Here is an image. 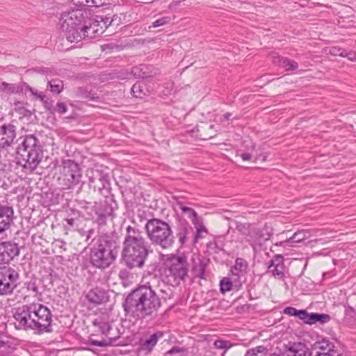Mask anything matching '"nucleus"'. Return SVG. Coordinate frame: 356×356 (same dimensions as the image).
<instances>
[{"instance_id": "1", "label": "nucleus", "mask_w": 356, "mask_h": 356, "mask_svg": "<svg viewBox=\"0 0 356 356\" xmlns=\"http://www.w3.org/2000/svg\"><path fill=\"white\" fill-rule=\"evenodd\" d=\"M169 286L159 277H153L146 285L134 290L126 298L124 310L137 319L156 315L161 307L157 292L166 293Z\"/></svg>"}, {"instance_id": "2", "label": "nucleus", "mask_w": 356, "mask_h": 356, "mask_svg": "<svg viewBox=\"0 0 356 356\" xmlns=\"http://www.w3.org/2000/svg\"><path fill=\"white\" fill-rule=\"evenodd\" d=\"M122 257L126 266L132 269L144 266L149 251V245L143 232L133 222L125 227Z\"/></svg>"}, {"instance_id": "3", "label": "nucleus", "mask_w": 356, "mask_h": 356, "mask_svg": "<svg viewBox=\"0 0 356 356\" xmlns=\"http://www.w3.org/2000/svg\"><path fill=\"white\" fill-rule=\"evenodd\" d=\"M83 13L81 10L63 13L60 18V29L67 39L71 42H79L88 37L90 26L83 24Z\"/></svg>"}, {"instance_id": "4", "label": "nucleus", "mask_w": 356, "mask_h": 356, "mask_svg": "<svg viewBox=\"0 0 356 356\" xmlns=\"http://www.w3.org/2000/svg\"><path fill=\"white\" fill-rule=\"evenodd\" d=\"M17 162L24 168L34 170L41 161L43 152L38 140L33 135L27 136L17 148Z\"/></svg>"}, {"instance_id": "5", "label": "nucleus", "mask_w": 356, "mask_h": 356, "mask_svg": "<svg viewBox=\"0 0 356 356\" xmlns=\"http://www.w3.org/2000/svg\"><path fill=\"white\" fill-rule=\"evenodd\" d=\"M145 229L152 244L162 249H168L173 245L175 242L173 232L170 225L165 221L158 218L148 220Z\"/></svg>"}, {"instance_id": "6", "label": "nucleus", "mask_w": 356, "mask_h": 356, "mask_svg": "<svg viewBox=\"0 0 356 356\" xmlns=\"http://www.w3.org/2000/svg\"><path fill=\"white\" fill-rule=\"evenodd\" d=\"M90 259L93 266L105 269L116 259V254L108 241H103L91 249Z\"/></svg>"}, {"instance_id": "7", "label": "nucleus", "mask_w": 356, "mask_h": 356, "mask_svg": "<svg viewBox=\"0 0 356 356\" xmlns=\"http://www.w3.org/2000/svg\"><path fill=\"white\" fill-rule=\"evenodd\" d=\"M32 309L35 324V327L33 326V331L38 334L51 332L52 320L50 310L39 303H32Z\"/></svg>"}, {"instance_id": "8", "label": "nucleus", "mask_w": 356, "mask_h": 356, "mask_svg": "<svg viewBox=\"0 0 356 356\" xmlns=\"http://www.w3.org/2000/svg\"><path fill=\"white\" fill-rule=\"evenodd\" d=\"M19 273L10 267L0 268V296L11 294L17 286Z\"/></svg>"}, {"instance_id": "9", "label": "nucleus", "mask_w": 356, "mask_h": 356, "mask_svg": "<svg viewBox=\"0 0 356 356\" xmlns=\"http://www.w3.org/2000/svg\"><path fill=\"white\" fill-rule=\"evenodd\" d=\"M284 314L291 316H297L303 321L304 323L308 325H314L316 323L324 324L330 321V316L327 314L309 313L305 309L298 310L295 307H287L283 311Z\"/></svg>"}, {"instance_id": "10", "label": "nucleus", "mask_w": 356, "mask_h": 356, "mask_svg": "<svg viewBox=\"0 0 356 356\" xmlns=\"http://www.w3.org/2000/svg\"><path fill=\"white\" fill-rule=\"evenodd\" d=\"M32 310V303L24 305L15 309L13 316L15 320V326L17 330H33V326L35 327V324Z\"/></svg>"}, {"instance_id": "11", "label": "nucleus", "mask_w": 356, "mask_h": 356, "mask_svg": "<svg viewBox=\"0 0 356 356\" xmlns=\"http://www.w3.org/2000/svg\"><path fill=\"white\" fill-rule=\"evenodd\" d=\"M272 234L273 229L270 227L265 226L262 229L251 227L245 239L254 251L257 252L261 250L262 245L270 238Z\"/></svg>"}, {"instance_id": "12", "label": "nucleus", "mask_w": 356, "mask_h": 356, "mask_svg": "<svg viewBox=\"0 0 356 356\" xmlns=\"http://www.w3.org/2000/svg\"><path fill=\"white\" fill-rule=\"evenodd\" d=\"M169 271L176 278L184 280L188 273L186 257H173L170 261Z\"/></svg>"}, {"instance_id": "13", "label": "nucleus", "mask_w": 356, "mask_h": 356, "mask_svg": "<svg viewBox=\"0 0 356 356\" xmlns=\"http://www.w3.org/2000/svg\"><path fill=\"white\" fill-rule=\"evenodd\" d=\"M56 170L60 175L70 178H80L81 177V169L79 165L71 159L63 160L61 165L56 167Z\"/></svg>"}, {"instance_id": "14", "label": "nucleus", "mask_w": 356, "mask_h": 356, "mask_svg": "<svg viewBox=\"0 0 356 356\" xmlns=\"http://www.w3.org/2000/svg\"><path fill=\"white\" fill-rule=\"evenodd\" d=\"M19 254L15 243L5 241L0 243V264H8Z\"/></svg>"}, {"instance_id": "15", "label": "nucleus", "mask_w": 356, "mask_h": 356, "mask_svg": "<svg viewBox=\"0 0 356 356\" xmlns=\"http://www.w3.org/2000/svg\"><path fill=\"white\" fill-rule=\"evenodd\" d=\"M14 211L12 207L0 204V234L9 228L13 222Z\"/></svg>"}, {"instance_id": "16", "label": "nucleus", "mask_w": 356, "mask_h": 356, "mask_svg": "<svg viewBox=\"0 0 356 356\" xmlns=\"http://www.w3.org/2000/svg\"><path fill=\"white\" fill-rule=\"evenodd\" d=\"M16 137V127L12 123L4 124L0 127V141L6 145H11Z\"/></svg>"}, {"instance_id": "17", "label": "nucleus", "mask_w": 356, "mask_h": 356, "mask_svg": "<svg viewBox=\"0 0 356 356\" xmlns=\"http://www.w3.org/2000/svg\"><path fill=\"white\" fill-rule=\"evenodd\" d=\"M270 263L268 268L272 272L273 276L280 280L283 279L285 270L283 257L281 255H276L270 260Z\"/></svg>"}, {"instance_id": "18", "label": "nucleus", "mask_w": 356, "mask_h": 356, "mask_svg": "<svg viewBox=\"0 0 356 356\" xmlns=\"http://www.w3.org/2000/svg\"><path fill=\"white\" fill-rule=\"evenodd\" d=\"M86 298L91 303L101 305L108 300V296L104 290L95 288L88 291Z\"/></svg>"}, {"instance_id": "19", "label": "nucleus", "mask_w": 356, "mask_h": 356, "mask_svg": "<svg viewBox=\"0 0 356 356\" xmlns=\"http://www.w3.org/2000/svg\"><path fill=\"white\" fill-rule=\"evenodd\" d=\"M164 334L163 332L158 331L149 336V337L145 340H140V348L143 350L147 351L148 353L152 352L154 346L158 343L159 339L163 337Z\"/></svg>"}, {"instance_id": "20", "label": "nucleus", "mask_w": 356, "mask_h": 356, "mask_svg": "<svg viewBox=\"0 0 356 356\" xmlns=\"http://www.w3.org/2000/svg\"><path fill=\"white\" fill-rule=\"evenodd\" d=\"M191 232L192 228L186 221L182 220L179 222L176 229V235L181 245L186 243L188 239V235Z\"/></svg>"}, {"instance_id": "21", "label": "nucleus", "mask_w": 356, "mask_h": 356, "mask_svg": "<svg viewBox=\"0 0 356 356\" xmlns=\"http://www.w3.org/2000/svg\"><path fill=\"white\" fill-rule=\"evenodd\" d=\"M305 346L302 343H294L293 346L286 348L281 355L271 354L270 356H307Z\"/></svg>"}, {"instance_id": "22", "label": "nucleus", "mask_w": 356, "mask_h": 356, "mask_svg": "<svg viewBox=\"0 0 356 356\" xmlns=\"http://www.w3.org/2000/svg\"><path fill=\"white\" fill-rule=\"evenodd\" d=\"M311 236L309 230L307 229H302L299 230L293 234L292 236L289 238H286L284 241L280 243L282 244H287L289 245H291L292 243H300L304 240L309 238Z\"/></svg>"}, {"instance_id": "23", "label": "nucleus", "mask_w": 356, "mask_h": 356, "mask_svg": "<svg viewBox=\"0 0 356 356\" xmlns=\"http://www.w3.org/2000/svg\"><path fill=\"white\" fill-rule=\"evenodd\" d=\"M273 63L284 68L286 71H293L298 67L297 62L282 56L275 57Z\"/></svg>"}, {"instance_id": "24", "label": "nucleus", "mask_w": 356, "mask_h": 356, "mask_svg": "<svg viewBox=\"0 0 356 356\" xmlns=\"http://www.w3.org/2000/svg\"><path fill=\"white\" fill-rule=\"evenodd\" d=\"M334 345L328 341L323 340L322 341L316 342L314 345L313 350L311 353L325 352L327 353H337L334 350Z\"/></svg>"}, {"instance_id": "25", "label": "nucleus", "mask_w": 356, "mask_h": 356, "mask_svg": "<svg viewBox=\"0 0 356 356\" xmlns=\"http://www.w3.org/2000/svg\"><path fill=\"white\" fill-rule=\"evenodd\" d=\"M248 267L247 261L242 258H237L235 261V265L232 268V273L235 275L244 274Z\"/></svg>"}, {"instance_id": "26", "label": "nucleus", "mask_w": 356, "mask_h": 356, "mask_svg": "<svg viewBox=\"0 0 356 356\" xmlns=\"http://www.w3.org/2000/svg\"><path fill=\"white\" fill-rule=\"evenodd\" d=\"M147 70V67L146 65H140L132 67L131 73L136 79H143L149 76Z\"/></svg>"}, {"instance_id": "27", "label": "nucleus", "mask_w": 356, "mask_h": 356, "mask_svg": "<svg viewBox=\"0 0 356 356\" xmlns=\"http://www.w3.org/2000/svg\"><path fill=\"white\" fill-rule=\"evenodd\" d=\"M48 86L50 91L55 94L60 93L64 88L63 82L58 79L48 81Z\"/></svg>"}, {"instance_id": "28", "label": "nucleus", "mask_w": 356, "mask_h": 356, "mask_svg": "<svg viewBox=\"0 0 356 356\" xmlns=\"http://www.w3.org/2000/svg\"><path fill=\"white\" fill-rule=\"evenodd\" d=\"M267 353L268 349L263 346H259L248 350L245 356H266Z\"/></svg>"}, {"instance_id": "29", "label": "nucleus", "mask_w": 356, "mask_h": 356, "mask_svg": "<svg viewBox=\"0 0 356 356\" xmlns=\"http://www.w3.org/2000/svg\"><path fill=\"white\" fill-rule=\"evenodd\" d=\"M14 109L22 117H30L31 115V112L25 107L23 102H15L14 104Z\"/></svg>"}, {"instance_id": "30", "label": "nucleus", "mask_w": 356, "mask_h": 356, "mask_svg": "<svg viewBox=\"0 0 356 356\" xmlns=\"http://www.w3.org/2000/svg\"><path fill=\"white\" fill-rule=\"evenodd\" d=\"M0 88L4 92L8 93H19L20 92V89L18 86V84H13L8 83L6 82H2Z\"/></svg>"}, {"instance_id": "31", "label": "nucleus", "mask_w": 356, "mask_h": 356, "mask_svg": "<svg viewBox=\"0 0 356 356\" xmlns=\"http://www.w3.org/2000/svg\"><path fill=\"white\" fill-rule=\"evenodd\" d=\"M131 92L133 95L136 98H143L146 95V92L143 90V86L140 82L136 83L133 85Z\"/></svg>"}, {"instance_id": "32", "label": "nucleus", "mask_w": 356, "mask_h": 356, "mask_svg": "<svg viewBox=\"0 0 356 356\" xmlns=\"http://www.w3.org/2000/svg\"><path fill=\"white\" fill-rule=\"evenodd\" d=\"M115 341V338H108L107 339H103L102 341H97L92 339H90L88 342L92 346H99V347H106L112 344L113 341Z\"/></svg>"}, {"instance_id": "33", "label": "nucleus", "mask_w": 356, "mask_h": 356, "mask_svg": "<svg viewBox=\"0 0 356 356\" xmlns=\"http://www.w3.org/2000/svg\"><path fill=\"white\" fill-rule=\"evenodd\" d=\"M232 282L228 278H223L220 282V291L222 293L232 290Z\"/></svg>"}, {"instance_id": "34", "label": "nucleus", "mask_w": 356, "mask_h": 356, "mask_svg": "<svg viewBox=\"0 0 356 356\" xmlns=\"http://www.w3.org/2000/svg\"><path fill=\"white\" fill-rule=\"evenodd\" d=\"M213 346L217 349L227 350L232 346L230 341L218 339L214 341Z\"/></svg>"}, {"instance_id": "35", "label": "nucleus", "mask_w": 356, "mask_h": 356, "mask_svg": "<svg viewBox=\"0 0 356 356\" xmlns=\"http://www.w3.org/2000/svg\"><path fill=\"white\" fill-rule=\"evenodd\" d=\"M95 326H97L99 331L103 334H106L110 330L111 325L107 322L97 321V320L93 322Z\"/></svg>"}, {"instance_id": "36", "label": "nucleus", "mask_w": 356, "mask_h": 356, "mask_svg": "<svg viewBox=\"0 0 356 356\" xmlns=\"http://www.w3.org/2000/svg\"><path fill=\"white\" fill-rule=\"evenodd\" d=\"M26 289L30 293V295L33 297L38 298L39 296H40L38 291V287L34 282H28L26 284Z\"/></svg>"}, {"instance_id": "37", "label": "nucleus", "mask_w": 356, "mask_h": 356, "mask_svg": "<svg viewBox=\"0 0 356 356\" xmlns=\"http://www.w3.org/2000/svg\"><path fill=\"white\" fill-rule=\"evenodd\" d=\"M102 51H105L106 53H111L113 51H118L121 49V47L120 45L115 44V43H108L104 44L102 46Z\"/></svg>"}, {"instance_id": "38", "label": "nucleus", "mask_w": 356, "mask_h": 356, "mask_svg": "<svg viewBox=\"0 0 356 356\" xmlns=\"http://www.w3.org/2000/svg\"><path fill=\"white\" fill-rule=\"evenodd\" d=\"M193 271L195 276L199 277L200 278H204L205 272L204 264H203L202 262H200L198 264L195 265L193 267Z\"/></svg>"}, {"instance_id": "39", "label": "nucleus", "mask_w": 356, "mask_h": 356, "mask_svg": "<svg viewBox=\"0 0 356 356\" xmlns=\"http://www.w3.org/2000/svg\"><path fill=\"white\" fill-rule=\"evenodd\" d=\"M171 21V17L168 16H165L160 17L157 19H156L154 22H152V26L154 28L159 27L161 26H163L165 24H167Z\"/></svg>"}, {"instance_id": "40", "label": "nucleus", "mask_w": 356, "mask_h": 356, "mask_svg": "<svg viewBox=\"0 0 356 356\" xmlns=\"http://www.w3.org/2000/svg\"><path fill=\"white\" fill-rule=\"evenodd\" d=\"M178 205L179 206V209L185 213L188 214V218H197V213L194 209L192 208L184 206L181 203H178Z\"/></svg>"}, {"instance_id": "41", "label": "nucleus", "mask_w": 356, "mask_h": 356, "mask_svg": "<svg viewBox=\"0 0 356 356\" xmlns=\"http://www.w3.org/2000/svg\"><path fill=\"white\" fill-rule=\"evenodd\" d=\"M112 0H90L89 7L99 8L105 5H111Z\"/></svg>"}, {"instance_id": "42", "label": "nucleus", "mask_w": 356, "mask_h": 356, "mask_svg": "<svg viewBox=\"0 0 356 356\" xmlns=\"http://www.w3.org/2000/svg\"><path fill=\"white\" fill-rule=\"evenodd\" d=\"M206 232L207 229L203 225H197V226L196 227V233L194 236V243H197L200 238H202V234Z\"/></svg>"}, {"instance_id": "43", "label": "nucleus", "mask_w": 356, "mask_h": 356, "mask_svg": "<svg viewBox=\"0 0 356 356\" xmlns=\"http://www.w3.org/2000/svg\"><path fill=\"white\" fill-rule=\"evenodd\" d=\"M178 353H180L183 355H186L187 350L184 348L179 347V346H175V347H172L171 349H170L168 351H167L165 354L166 355H168V354L174 355V354H178Z\"/></svg>"}, {"instance_id": "44", "label": "nucleus", "mask_w": 356, "mask_h": 356, "mask_svg": "<svg viewBox=\"0 0 356 356\" xmlns=\"http://www.w3.org/2000/svg\"><path fill=\"white\" fill-rule=\"evenodd\" d=\"M76 96L81 99H87L90 97L93 99V97H90V92L83 88H79L76 90Z\"/></svg>"}, {"instance_id": "45", "label": "nucleus", "mask_w": 356, "mask_h": 356, "mask_svg": "<svg viewBox=\"0 0 356 356\" xmlns=\"http://www.w3.org/2000/svg\"><path fill=\"white\" fill-rule=\"evenodd\" d=\"M330 53L335 56L345 57L347 55V51L345 49H337L336 47L330 49Z\"/></svg>"}, {"instance_id": "46", "label": "nucleus", "mask_w": 356, "mask_h": 356, "mask_svg": "<svg viewBox=\"0 0 356 356\" xmlns=\"http://www.w3.org/2000/svg\"><path fill=\"white\" fill-rule=\"evenodd\" d=\"M34 70L38 73L45 74L47 76H52L54 74V71L50 68L47 67H37Z\"/></svg>"}, {"instance_id": "47", "label": "nucleus", "mask_w": 356, "mask_h": 356, "mask_svg": "<svg viewBox=\"0 0 356 356\" xmlns=\"http://www.w3.org/2000/svg\"><path fill=\"white\" fill-rule=\"evenodd\" d=\"M54 108H56V112H58L60 114H64L67 111V107L63 102H58L56 106H54Z\"/></svg>"}, {"instance_id": "48", "label": "nucleus", "mask_w": 356, "mask_h": 356, "mask_svg": "<svg viewBox=\"0 0 356 356\" xmlns=\"http://www.w3.org/2000/svg\"><path fill=\"white\" fill-rule=\"evenodd\" d=\"M42 102L44 103V106L47 110H48L52 113L56 112V108H54L52 100L49 99H44V101H42Z\"/></svg>"}, {"instance_id": "49", "label": "nucleus", "mask_w": 356, "mask_h": 356, "mask_svg": "<svg viewBox=\"0 0 356 356\" xmlns=\"http://www.w3.org/2000/svg\"><path fill=\"white\" fill-rule=\"evenodd\" d=\"M11 145H6L4 142L0 141V156L7 157L8 155V149L10 147Z\"/></svg>"}, {"instance_id": "50", "label": "nucleus", "mask_w": 356, "mask_h": 356, "mask_svg": "<svg viewBox=\"0 0 356 356\" xmlns=\"http://www.w3.org/2000/svg\"><path fill=\"white\" fill-rule=\"evenodd\" d=\"M18 86H19V88L20 89V92H22V91H25V92L29 91L31 93L33 92L34 89L32 88L31 87H30L26 83H18Z\"/></svg>"}, {"instance_id": "51", "label": "nucleus", "mask_w": 356, "mask_h": 356, "mask_svg": "<svg viewBox=\"0 0 356 356\" xmlns=\"http://www.w3.org/2000/svg\"><path fill=\"white\" fill-rule=\"evenodd\" d=\"M74 3L79 5L80 7L81 6H89L90 0H72Z\"/></svg>"}, {"instance_id": "52", "label": "nucleus", "mask_w": 356, "mask_h": 356, "mask_svg": "<svg viewBox=\"0 0 356 356\" xmlns=\"http://www.w3.org/2000/svg\"><path fill=\"white\" fill-rule=\"evenodd\" d=\"M9 348H10V351L9 352H7V350L5 349L4 348H0V356H10V355L13 352V348L11 347L10 345Z\"/></svg>"}, {"instance_id": "53", "label": "nucleus", "mask_w": 356, "mask_h": 356, "mask_svg": "<svg viewBox=\"0 0 356 356\" xmlns=\"http://www.w3.org/2000/svg\"><path fill=\"white\" fill-rule=\"evenodd\" d=\"M31 94L33 95H34L35 97H36L40 100H41L42 102L44 101V99L46 97V96L44 95L43 92H38L37 90H33V92H32Z\"/></svg>"}, {"instance_id": "54", "label": "nucleus", "mask_w": 356, "mask_h": 356, "mask_svg": "<svg viewBox=\"0 0 356 356\" xmlns=\"http://www.w3.org/2000/svg\"><path fill=\"white\" fill-rule=\"evenodd\" d=\"M97 214L98 215V218H97L98 223L99 224L104 223L105 219H106V215L104 213H97Z\"/></svg>"}, {"instance_id": "55", "label": "nucleus", "mask_w": 356, "mask_h": 356, "mask_svg": "<svg viewBox=\"0 0 356 356\" xmlns=\"http://www.w3.org/2000/svg\"><path fill=\"white\" fill-rule=\"evenodd\" d=\"M346 57H348V58L351 61H355L356 60V54L354 52H347V55Z\"/></svg>"}, {"instance_id": "56", "label": "nucleus", "mask_w": 356, "mask_h": 356, "mask_svg": "<svg viewBox=\"0 0 356 356\" xmlns=\"http://www.w3.org/2000/svg\"><path fill=\"white\" fill-rule=\"evenodd\" d=\"M241 157L243 161H247L250 160L251 155L249 153H242Z\"/></svg>"}, {"instance_id": "57", "label": "nucleus", "mask_w": 356, "mask_h": 356, "mask_svg": "<svg viewBox=\"0 0 356 356\" xmlns=\"http://www.w3.org/2000/svg\"><path fill=\"white\" fill-rule=\"evenodd\" d=\"M0 348H4L7 350V352L10 351L9 345L0 339Z\"/></svg>"}, {"instance_id": "58", "label": "nucleus", "mask_w": 356, "mask_h": 356, "mask_svg": "<svg viewBox=\"0 0 356 356\" xmlns=\"http://www.w3.org/2000/svg\"><path fill=\"white\" fill-rule=\"evenodd\" d=\"M65 220H66L67 223L69 225L72 226H72L74 225V218H67Z\"/></svg>"}, {"instance_id": "59", "label": "nucleus", "mask_w": 356, "mask_h": 356, "mask_svg": "<svg viewBox=\"0 0 356 356\" xmlns=\"http://www.w3.org/2000/svg\"><path fill=\"white\" fill-rule=\"evenodd\" d=\"M232 116V113H225V115H223V119L225 120H229L230 117Z\"/></svg>"}, {"instance_id": "60", "label": "nucleus", "mask_w": 356, "mask_h": 356, "mask_svg": "<svg viewBox=\"0 0 356 356\" xmlns=\"http://www.w3.org/2000/svg\"><path fill=\"white\" fill-rule=\"evenodd\" d=\"M138 1H142L143 3H149V2H152L154 1V0H138Z\"/></svg>"}, {"instance_id": "61", "label": "nucleus", "mask_w": 356, "mask_h": 356, "mask_svg": "<svg viewBox=\"0 0 356 356\" xmlns=\"http://www.w3.org/2000/svg\"><path fill=\"white\" fill-rule=\"evenodd\" d=\"M1 186L3 187L4 189H6V190L8 189V186L7 184H4V183H3L1 184Z\"/></svg>"}, {"instance_id": "62", "label": "nucleus", "mask_w": 356, "mask_h": 356, "mask_svg": "<svg viewBox=\"0 0 356 356\" xmlns=\"http://www.w3.org/2000/svg\"><path fill=\"white\" fill-rule=\"evenodd\" d=\"M88 232H89V234H91V233H92V232H93V230H92V229H90V230H89V231H88Z\"/></svg>"}, {"instance_id": "63", "label": "nucleus", "mask_w": 356, "mask_h": 356, "mask_svg": "<svg viewBox=\"0 0 356 356\" xmlns=\"http://www.w3.org/2000/svg\"><path fill=\"white\" fill-rule=\"evenodd\" d=\"M266 156H263L262 160H263V161H265V160H266Z\"/></svg>"}]
</instances>
